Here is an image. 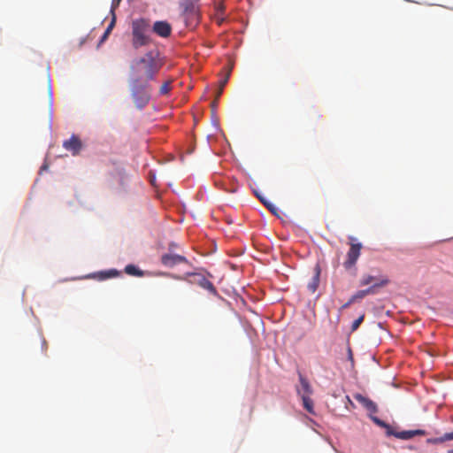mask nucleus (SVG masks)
Instances as JSON below:
<instances>
[{"label":"nucleus","mask_w":453,"mask_h":453,"mask_svg":"<svg viewBox=\"0 0 453 453\" xmlns=\"http://www.w3.org/2000/svg\"><path fill=\"white\" fill-rule=\"evenodd\" d=\"M299 381L301 384V389H297V393L302 395H311L312 394V388L308 381V380L298 372Z\"/></svg>","instance_id":"ddd939ff"},{"label":"nucleus","mask_w":453,"mask_h":453,"mask_svg":"<svg viewBox=\"0 0 453 453\" xmlns=\"http://www.w3.org/2000/svg\"><path fill=\"white\" fill-rule=\"evenodd\" d=\"M347 399H348V401H349L350 403H351V401H350V398H349V396H347Z\"/></svg>","instance_id":"2f4dec72"},{"label":"nucleus","mask_w":453,"mask_h":453,"mask_svg":"<svg viewBox=\"0 0 453 453\" xmlns=\"http://www.w3.org/2000/svg\"><path fill=\"white\" fill-rule=\"evenodd\" d=\"M381 280L376 279L374 276H372L370 274H365L360 279V285L361 286H367L370 284H373L375 282H380Z\"/></svg>","instance_id":"f3484780"},{"label":"nucleus","mask_w":453,"mask_h":453,"mask_svg":"<svg viewBox=\"0 0 453 453\" xmlns=\"http://www.w3.org/2000/svg\"><path fill=\"white\" fill-rule=\"evenodd\" d=\"M445 439H446V441H451V440H453V432H451V433H446V434H445Z\"/></svg>","instance_id":"cd10ccee"},{"label":"nucleus","mask_w":453,"mask_h":453,"mask_svg":"<svg viewBox=\"0 0 453 453\" xmlns=\"http://www.w3.org/2000/svg\"><path fill=\"white\" fill-rule=\"evenodd\" d=\"M260 202L273 214L278 215V209L274 204L268 202L265 197L259 196L257 193L256 194Z\"/></svg>","instance_id":"2eb2a0df"},{"label":"nucleus","mask_w":453,"mask_h":453,"mask_svg":"<svg viewBox=\"0 0 453 453\" xmlns=\"http://www.w3.org/2000/svg\"><path fill=\"white\" fill-rule=\"evenodd\" d=\"M182 16L188 27H196L199 22V9L197 4L180 2Z\"/></svg>","instance_id":"20e7f679"},{"label":"nucleus","mask_w":453,"mask_h":453,"mask_svg":"<svg viewBox=\"0 0 453 453\" xmlns=\"http://www.w3.org/2000/svg\"><path fill=\"white\" fill-rule=\"evenodd\" d=\"M372 420L377 424L378 426H381V427H385L388 429V434H391V431H389L390 429V426L386 423L384 422L383 420L380 419L379 418L377 417H371Z\"/></svg>","instance_id":"aec40b11"},{"label":"nucleus","mask_w":453,"mask_h":453,"mask_svg":"<svg viewBox=\"0 0 453 453\" xmlns=\"http://www.w3.org/2000/svg\"><path fill=\"white\" fill-rule=\"evenodd\" d=\"M388 284V280L387 278L381 279L380 282L373 283L371 287L366 289L358 290L351 296V301H357L359 299H363L368 295H374L377 293V289L379 288L384 287Z\"/></svg>","instance_id":"39448f33"},{"label":"nucleus","mask_w":453,"mask_h":453,"mask_svg":"<svg viewBox=\"0 0 453 453\" xmlns=\"http://www.w3.org/2000/svg\"><path fill=\"white\" fill-rule=\"evenodd\" d=\"M158 56L157 50H150L135 62V65L140 66L139 71L143 73L147 81L153 80L161 68Z\"/></svg>","instance_id":"f03ea898"},{"label":"nucleus","mask_w":453,"mask_h":453,"mask_svg":"<svg viewBox=\"0 0 453 453\" xmlns=\"http://www.w3.org/2000/svg\"><path fill=\"white\" fill-rule=\"evenodd\" d=\"M125 273L129 274V275H132V276H138V277H141L143 275V272L141 271L139 268H137L135 265H127L126 267H125Z\"/></svg>","instance_id":"dca6fc26"},{"label":"nucleus","mask_w":453,"mask_h":453,"mask_svg":"<svg viewBox=\"0 0 453 453\" xmlns=\"http://www.w3.org/2000/svg\"><path fill=\"white\" fill-rule=\"evenodd\" d=\"M449 453H453V449L449 451Z\"/></svg>","instance_id":"473e14b6"},{"label":"nucleus","mask_w":453,"mask_h":453,"mask_svg":"<svg viewBox=\"0 0 453 453\" xmlns=\"http://www.w3.org/2000/svg\"><path fill=\"white\" fill-rule=\"evenodd\" d=\"M347 350H348V357H349V359L351 361V363L353 364V353H352V350H351V348L350 346L348 344L347 345Z\"/></svg>","instance_id":"bb28decb"},{"label":"nucleus","mask_w":453,"mask_h":453,"mask_svg":"<svg viewBox=\"0 0 453 453\" xmlns=\"http://www.w3.org/2000/svg\"><path fill=\"white\" fill-rule=\"evenodd\" d=\"M63 147L66 150L72 152L73 156L78 155L82 144L81 140L75 136L72 135L69 140H66L63 142Z\"/></svg>","instance_id":"1a4fd4ad"},{"label":"nucleus","mask_w":453,"mask_h":453,"mask_svg":"<svg viewBox=\"0 0 453 453\" xmlns=\"http://www.w3.org/2000/svg\"><path fill=\"white\" fill-rule=\"evenodd\" d=\"M228 76H229V73L226 75V77L220 82V88L218 92V96H219L222 93V89H223V87L226 85V83L227 82V80H228Z\"/></svg>","instance_id":"393cba45"},{"label":"nucleus","mask_w":453,"mask_h":453,"mask_svg":"<svg viewBox=\"0 0 453 453\" xmlns=\"http://www.w3.org/2000/svg\"><path fill=\"white\" fill-rule=\"evenodd\" d=\"M355 301H351V297L349 298V300L342 305V308H347L349 307L351 303H353Z\"/></svg>","instance_id":"c85d7f7f"},{"label":"nucleus","mask_w":453,"mask_h":453,"mask_svg":"<svg viewBox=\"0 0 453 453\" xmlns=\"http://www.w3.org/2000/svg\"><path fill=\"white\" fill-rule=\"evenodd\" d=\"M393 434V433L391 434ZM426 434V432L422 429H417V430H407V431H402L399 433H395L394 435L402 440H409L414 437L415 435H425Z\"/></svg>","instance_id":"4468645a"},{"label":"nucleus","mask_w":453,"mask_h":453,"mask_svg":"<svg viewBox=\"0 0 453 453\" xmlns=\"http://www.w3.org/2000/svg\"><path fill=\"white\" fill-rule=\"evenodd\" d=\"M101 274H102V277L100 279L104 280L106 278L116 276L118 274V273L115 270H111L107 273H101Z\"/></svg>","instance_id":"b1692460"},{"label":"nucleus","mask_w":453,"mask_h":453,"mask_svg":"<svg viewBox=\"0 0 453 453\" xmlns=\"http://www.w3.org/2000/svg\"><path fill=\"white\" fill-rule=\"evenodd\" d=\"M301 397L304 409L308 412L313 413V401L311 399L310 395H302Z\"/></svg>","instance_id":"6ab92c4d"},{"label":"nucleus","mask_w":453,"mask_h":453,"mask_svg":"<svg viewBox=\"0 0 453 453\" xmlns=\"http://www.w3.org/2000/svg\"><path fill=\"white\" fill-rule=\"evenodd\" d=\"M319 278L320 267L319 265H316V266L314 267V274L307 285V288L311 293H315V291L318 289L320 281Z\"/></svg>","instance_id":"f8f14e48"},{"label":"nucleus","mask_w":453,"mask_h":453,"mask_svg":"<svg viewBox=\"0 0 453 453\" xmlns=\"http://www.w3.org/2000/svg\"><path fill=\"white\" fill-rule=\"evenodd\" d=\"M361 249V243H351L350 249L347 253V259L344 262L345 268L349 269L356 265L360 256Z\"/></svg>","instance_id":"423d86ee"},{"label":"nucleus","mask_w":453,"mask_h":453,"mask_svg":"<svg viewBox=\"0 0 453 453\" xmlns=\"http://www.w3.org/2000/svg\"><path fill=\"white\" fill-rule=\"evenodd\" d=\"M121 0H112L111 2V12L114 14V10L119 6Z\"/></svg>","instance_id":"a878e982"},{"label":"nucleus","mask_w":453,"mask_h":453,"mask_svg":"<svg viewBox=\"0 0 453 453\" xmlns=\"http://www.w3.org/2000/svg\"><path fill=\"white\" fill-rule=\"evenodd\" d=\"M181 2H189L193 4H197L198 0H181Z\"/></svg>","instance_id":"c756f323"},{"label":"nucleus","mask_w":453,"mask_h":453,"mask_svg":"<svg viewBox=\"0 0 453 453\" xmlns=\"http://www.w3.org/2000/svg\"><path fill=\"white\" fill-rule=\"evenodd\" d=\"M115 22H116L115 14H112V19H111L110 24L108 25L107 28L105 29L104 35H102V37L100 39V43L104 42L108 38L109 35L111 34L112 28L115 26Z\"/></svg>","instance_id":"a211bd4d"},{"label":"nucleus","mask_w":453,"mask_h":453,"mask_svg":"<svg viewBox=\"0 0 453 453\" xmlns=\"http://www.w3.org/2000/svg\"><path fill=\"white\" fill-rule=\"evenodd\" d=\"M152 31L158 36L166 38L170 36L172 33V27L167 21H156L153 24Z\"/></svg>","instance_id":"0eeeda50"},{"label":"nucleus","mask_w":453,"mask_h":453,"mask_svg":"<svg viewBox=\"0 0 453 453\" xmlns=\"http://www.w3.org/2000/svg\"><path fill=\"white\" fill-rule=\"evenodd\" d=\"M364 315H361L360 317H358L357 319H355L351 325V330L352 331H355L358 328V326H360V324L363 322L364 320Z\"/></svg>","instance_id":"5701e85b"},{"label":"nucleus","mask_w":453,"mask_h":453,"mask_svg":"<svg viewBox=\"0 0 453 453\" xmlns=\"http://www.w3.org/2000/svg\"><path fill=\"white\" fill-rule=\"evenodd\" d=\"M132 46L134 50L150 44V24L145 19H136L132 21Z\"/></svg>","instance_id":"f257e3e1"},{"label":"nucleus","mask_w":453,"mask_h":453,"mask_svg":"<svg viewBox=\"0 0 453 453\" xmlns=\"http://www.w3.org/2000/svg\"><path fill=\"white\" fill-rule=\"evenodd\" d=\"M354 398L361 403L369 412L375 413L377 412V405L371 399L362 395L361 394H356Z\"/></svg>","instance_id":"9d476101"},{"label":"nucleus","mask_w":453,"mask_h":453,"mask_svg":"<svg viewBox=\"0 0 453 453\" xmlns=\"http://www.w3.org/2000/svg\"><path fill=\"white\" fill-rule=\"evenodd\" d=\"M161 262L164 265L173 267L175 265L187 263L188 260L185 257L177 254H165L161 257Z\"/></svg>","instance_id":"6e6552de"},{"label":"nucleus","mask_w":453,"mask_h":453,"mask_svg":"<svg viewBox=\"0 0 453 453\" xmlns=\"http://www.w3.org/2000/svg\"><path fill=\"white\" fill-rule=\"evenodd\" d=\"M150 182L154 185V177L150 179Z\"/></svg>","instance_id":"7c9ffc66"},{"label":"nucleus","mask_w":453,"mask_h":453,"mask_svg":"<svg viewBox=\"0 0 453 453\" xmlns=\"http://www.w3.org/2000/svg\"><path fill=\"white\" fill-rule=\"evenodd\" d=\"M444 441H446L445 434L441 436V437L429 438V439L426 440V442L429 443V444H439V443H442Z\"/></svg>","instance_id":"4be33fe9"},{"label":"nucleus","mask_w":453,"mask_h":453,"mask_svg":"<svg viewBox=\"0 0 453 453\" xmlns=\"http://www.w3.org/2000/svg\"><path fill=\"white\" fill-rule=\"evenodd\" d=\"M132 97L137 108H143L150 100L149 86L142 84L136 79L131 87Z\"/></svg>","instance_id":"7ed1b4c3"},{"label":"nucleus","mask_w":453,"mask_h":453,"mask_svg":"<svg viewBox=\"0 0 453 453\" xmlns=\"http://www.w3.org/2000/svg\"><path fill=\"white\" fill-rule=\"evenodd\" d=\"M172 89L171 81H167L164 82L159 89L161 95H166Z\"/></svg>","instance_id":"412c9836"},{"label":"nucleus","mask_w":453,"mask_h":453,"mask_svg":"<svg viewBox=\"0 0 453 453\" xmlns=\"http://www.w3.org/2000/svg\"><path fill=\"white\" fill-rule=\"evenodd\" d=\"M193 282L198 284L200 287H202L204 289H207L208 291L211 293L216 292V288L214 285L206 279L203 275L201 274H194L193 275Z\"/></svg>","instance_id":"9b49d317"}]
</instances>
